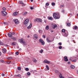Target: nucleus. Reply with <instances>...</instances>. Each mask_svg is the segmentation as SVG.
<instances>
[{
  "label": "nucleus",
  "mask_w": 78,
  "mask_h": 78,
  "mask_svg": "<svg viewBox=\"0 0 78 78\" xmlns=\"http://www.w3.org/2000/svg\"><path fill=\"white\" fill-rule=\"evenodd\" d=\"M53 17L54 19H58L60 17L58 13H54L53 14Z\"/></svg>",
  "instance_id": "obj_1"
},
{
  "label": "nucleus",
  "mask_w": 78,
  "mask_h": 78,
  "mask_svg": "<svg viewBox=\"0 0 78 78\" xmlns=\"http://www.w3.org/2000/svg\"><path fill=\"white\" fill-rule=\"evenodd\" d=\"M1 12L3 16H6V15L7 14V12L5 11H2Z\"/></svg>",
  "instance_id": "obj_2"
},
{
  "label": "nucleus",
  "mask_w": 78,
  "mask_h": 78,
  "mask_svg": "<svg viewBox=\"0 0 78 78\" xmlns=\"http://www.w3.org/2000/svg\"><path fill=\"white\" fill-rule=\"evenodd\" d=\"M40 42L41 43L42 45H44L45 44V42H44V40L42 39H40L39 40Z\"/></svg>",
  "instance_id": "obj_3"
},
{
  "label": "nucleus",
  "mask_w": 78,
  "mask_h": 78,
  "mask_svg": "<svg viewBox=\"0 0 78 78\" xmlns=\"http://www.w3.org/2000/svg\"><path fill=\"white\" fill-rule=\"evenodd\" d=\"M13 22H15L16 24H19V20H18L17 19H14L13 20Z\"/></svg>",
  "instance_id": "obj_4"
},
{
  "label": "nucleus",
  "mask_w": 78,
  "mask_h": 78,
  "mask_svg": "<svg viewBox=\"0 0 78 78\" xmlns=\"http://www.w3.org/2000/svg\"><path fill=\"white\" fill-rule=\"evenodd\" d=\"M20 42L21 44H23L24 45H26V43L25 42V41H23V39H22L20 40Z\"/></svg>",
  "instance_id": "obj_5"
},
{
  "label": "nucleus",
  "mask_w": 78,
  "mask_h": 78,
  "mask_svg": "<svg viewBox=\"0 0 78 78\" xmlns=\"http://www.w3.org/2000/svg\"><path fill=\"white\" fill-rule=\"evenodd\" d=\"M51 25L53 29H55V28L56 27H57V25H56L55 24H51Z\"/></svg>",
  "instance_id": "obj_6"
},
{
  "label": "nucleus",
  "mask_w": 78,
  "mask_h": 78,
  "mask_svg": "<svg viewBox=\"0 0 78 78\" xmlns=\"http://www.w3.org/2000/svg\"><path fill=\"white\" fill-rule=\"evenodd\" d=\"M19 3H20V4H21V5H22V6L23 7L25 6H26V4H24L22 1H20Z\"/></svg>",
  "instance_id": "obj_7"
},
{
  "label": "nucleus",
  "mask_w": 78,
  "mask_h": 78,
  "mask_svg": "<svg viewBox=\"0 0 78 78\" xmlns=\"http://www.w3.org/2000/svg\"><path fill=\"white\" fill-rule=\"evenodd\" d=\"M29 22V20H28V19H27L25 20V21L24 22V23L25 25H26V24H27V23H28Z\"/></svg>",
  "instance_id": "obj_8"
},
{
  "label": "nucleus",
  "mask_w": 78,
  "mask_h": 78,
  "mask_svg": "<svg viewBox=\"0 0 78 78\" xmlns=\"http://www.w3.org/2000/svg\"><path fill=\"white\" fill-rule=\"evenodd\" d=\"M3 53H6V49L5 48L2 49Z\"/></svg>",
  "instance_id": "obj_9"
},
{
  "label": "nucleus",
  "mask_w": 78,
  "mask_h": 78,
  "mask_svg": "<svg viewBox=\"0 0 78 78\" xmlns=\"http://www.w3.org/2000/svg\"><path fill=\"white\" fill-rule=\"evenodd\" d=\"M44 63H46V64H50V61L47 60H45L43 62Z\"/></svg>",
  "instance_id": "obj_10"
},
{
  "label": "nucleus",
  "mask_w": 78,
  "mask_h": 78,
  "mask_svg": "<svg viewBox=\"0 0 78 78\" xmlns=\"http://www.w3.org/2000/svg\"><path fill=\"white\" fill-rule=\"evenodd\" d=\"M64 61H66V62H67V61H69V59H67V57L65 56L64 57Z\"/></svg>",
  "instance_id": "obj_11"
},
{
  "label": "nucleus",
  "mask_w": 78,
  "mask_h": 78,
  "mask_svg": "<svg viewBox=\"0 0 78 78\" xmlns=\"http://www.w3.org/2000/svg\"><path fill=\"white\" fill-rule=\"evenodd\" d=\"M46 41L50 43V42H53V40H48V38H47L46 39Z\"/></svg>",
  "instance_id": "obj_12"
},
{
  "label": "nucleus",
  "mask_w": 78,
  "mask_h": 78,
  "mask_svg": "<svg viewBox=\"0 0 78 78\" xmlns=\"http://www.w3.org/2000/svg\"><path fill=\"white\" fill-rule=\"evenodd\" d=\"M18 14V12H16L14 13L13 14V16H17V15Z\"/></svg>",
  "instance_id": "obj_13"
},
{
  "label": "nucleus",
  "mask_w": 78,
  "mask_h": 78,
  "mask_svg": "<svg viewBox=\"0 0 78 78\" xmlns=\"http://www.w3.org/2000/svg\"><path fill=\"white\" fill-rule=\"evenodd\" d=\"M31 27H32V24L30 23V24L29 26L27 27V29H30V28H31Z\"/></svg>",
  "instance_id": "obj_14"
},
{
  "label": "nucleus",
  "mask_w": 78,
  "mask_h": 78,
  "mask_svg": "<svg viewBox=\"0 0 78 78\" xmlns=\"http://www.w3.org/2000/svg\"><path fill=\"white\" fill-rule=\"evenodd\" d=\"M12 33H9L8 34V36L9 37H12Z\"/></svg>",
  "instance_id": "obj_15"
},
{
  "label": "nucleus",
  "mask_w": 78,
  "mask_h": 78,
  "mask_svg": "<svg viewBox=\"0 0 78 78\" xmlns=\"http://www.w3.org/2000/svg\"><path fill=\"white\" fill-rule=\"evenodd\" d=\"M34 37H35V38H36V39H37V38H38V36L37 35L35 34L34 35Z\"/></svg>",
  "instance_id": "obj_16"
},
{
  "label": "nucleus",
  "mask_w": 78,
  "mask_h": 78,
  "mask_svg": "<svg viewBox=\"0 0 78 78\" xmlns=\"http://www.w3.org/2000/svg\"><path fill=\"white\" fill-rule=\"evenodd\" d=\"M60 75L59 76V77L60 78H64L63 76H62V74L60 73Z\"/></svg>",
  "instance_id": "obj_17"
},
{
  "label": "nucleus",
  "mask_w": 78,
  "mask_h": 78,
  "mask_svg": "<svg viewBox=\"0 0 78 78\" xmlns=\"http://www.w3.org/2000/svg\"><path fill=\"white\" fill-rule=\"evenodd\" d=\"M70 67L71 69H74L75 68V66L73 65H71L70 66Z\"/></svg>",
  "instance_id": "obj_18"
},
{
  "label": "nucleus",
  "mask_w": 78,
  "mask_h": 78,
  "mask_svg": "<svg viewBox=\"0 0 78 78\" xmlns=\"http://www.w3.org/2000/svg\"><path fill=\"white\" fill-rule=\"evenodd\" d=\"M3 45V42L1 41H0V45Z\"/></svg>",
  "instance_id": "obj_19"
},
{
  "label": "nucleus",
  "mask_w": 78,
  "mask_h": 78,
  "mask_svg": "<svg viewBox=\"0 0 78 78\" xmlns=\"http://www.w3.org/2000/svg\"><path fill=\"white\" fill-rule=\"evenodd\" d=\"M38 32L39 33H42V30H39Z\"/></svg>",
  "instance_id": "obj_20"
},
{
  "label": "nucleus",
  "mask_w": 78,
  "mask_h": 78,
  "mask_svg": "<svg viewBox=\"0 0 78 78\" xmlns=\"http://www.w3.org/2000/svg\"><path fill=\"white\" fill-rule=\"evenodd\" d=\"M67 25L68 27H70V23H67Z\"/></svg>",
  "instance_id": "obj_21"
},
{
  "label": "nucleus",
  "mask_w": 78,
  "mask_h": 78,
  "mask_svg": "<svg viewBox=\"0 0 78 78\" xmlns=\"http://www.w3.org/2000/svg\"><path fill=\"white\" fill-rule=\"evenodd\" d=\"M65 31H66V30L64 29H62V32L63 33H65Z\"/></svg>",
  "instance_id": "obj_22"
},
{
  "label": "nucleus",
  "mask_w": 78,
  "mask_h": 78,
  "mask_svg": "<svg viewBox=\"0 0 78 78\" xmlns=\"http://www.w3.org/2000/svg\"><path fill=\"white\" fill-rule=\"evenodd\" d=\"M46 30H48V29H49V27H48V25L46 26Z\"/></svg>",
  "instance_id": "obj_23"
},
{
  "label": "nucleus",
  "mask_w": 78,
  "mask_h": 78,
  "mask_svg": "<svg viewBox=\"0 0 78 78\" xmlns=\"http://www.w3.org/2000/svg\"><path fill=\"white\" fill-rule=\"evenodd\" d=\"M39 19H36L35 20H34V22H36V21H37V22H39Z\"/></svg>",
  "instance_id": "obj_24"
},
{
  "label": "nucleus",
  "mask_w": 78,
  "mask_h": 78,
  "mask_svg": "<svg viewBox=\"0 0 78 78\" xmlns=\"http://www.w3.org/2000/svg\"><path fill=\"white\" fill-rule=\"evenodd\" d=\"M77 60L75 59L74 60H73L72 61V62H76Z\"/></svg>",
  "instance_id": "obj_25"
},
{
  "label": "nucleus",
  "mask_w": 78,
  "mask_h": 78,
  "mask_svg": "<svg viewBox=\"0 0 78 78\" xmlns=\"http://www.w3.org/2000/svg\"><path fill=\"white\" fill-rule=\"evenodd\" d=\"M55 73H58V71L57 70H55Z\"/></svg>",
  "instance_id": "obj_26"
},
{
  "label": "nucleus",
  "mask_w": 78,
  "mask_h": 78,
  "mask_svg": "<svg viewBox=\"0 0 78 78\" xmlns=\"http://www.w3.org/2000/svg\"><path fill=\"white\" fill-rule=\"evenodd\" d=\"M25 70L26 71H28L29 70V69H28V68H26L25 69Z\"/></svg>",
  "instance_id": "obj_27"
},
{
  "label": "nucleus",
  "mask_w": 78,
  "mask_h": 78,
  "mask_svg": "<svg viewBox=\"0 0 78 78\" xmlns=\"http://www.w3.org/2000/svg\"><path fill=\"white\" fill-rule=\"evenodd\" d=\"M74 29H75V30H76V29H77L78 28V27L76 26H75L74 27Z\"/></svg>",
  "instance_id": "obj_28"
},
{
  "label": "nucleus",
  "mask_w": 78,
  "mask_h": 78,
  "mask_svg": "<svg viewBox=\"0 0 78 78\" xmlns=\"http://www.w3.org/2000/svg\"><path fill=\"white\" fill-rule=\"evenodd\" d=\"M46 67L48 70H49V67H48V65L46 66Z\"/></svg>",
  "instance_id": "obj_29"
},
{
  "label": "nucleus",
  "mask_w": 78,
  "mask_h": 78,
  "mask_svg": "<svg viewBox=\"0 0 78 78\" xmlns=\"http://www.w3.org/2000/svg\"><path fill=\"white\" fill-rule=\"evenodd\" d=\"M2 9L3 11H6V9L5 7H4L2 8Z\"/></svg>",
  "instance_id": "obj_30"
},
{
  "label": "nucleus",
  "mask_w": 78,
  "mask_h": 78,
  "mask_svg": "<svg viewBox=\"0 0 78 78\" xmlns=\"http://www.w3.org/2000/svg\"><path fill=\"white\" fill-rule=\"evenodd\" d=\"M42 21V19H39L38 22H41Z\"/></svg>",
  "instance_id": "obj_31"
},
{
  "label": "nucleus",
  "mask_w": 78,
  "mask_h": 78,
  "mask_svg": "<svg viewBox=\"0 0 78 78\" xmlns=\"http://www.w3.org/2000/svg\"><path fill=\"white\" fill-rule=\"evenodd\" d=\"M5 74L3 73H2V76H5Z\"/></svg>",
  "instance_id": "obj_32"
},
{
  "label": "nucleus",
  "mask_w": 78,
  "mask_h": 78,
  "mask_svg": "<svg viewBox=\"0 0 78 78\" xmlns=\"http://www.w3.org/2000/svg\"><path fill=\"white\" fill-rule=\"evenodd\" d=\"M49 20H53V18L51 17H49Z\"/></svg>",
  "instance_id": "obj_33"
},
{
  "label": "nucleus",
  "mask_w": 78,
  "mask_h": 78,
  "mask_svg": "<svg viewBox=\"0 0 78 78\" xmlns=\"http://www.w3.org/2000/svg\"><path fill=\"white\" fill-rule=\"evenodd\" d=\"M18 69L19 70H20L21 69V68H20V67H18Z\"/></svg>",
  "instance_id": "obj_34"
},
{
  "label": "nucleus",
  "mask_w": 78,
  "mask_h": 78,
  "mask_svg": "<svg viewBox=\"0 0 78 78\" xmlns=\"http://www.w3.org/2000/svg\"><path fill=\"white\" fill-rule=\"evenodd\" d=\"M64 5H61L60 6V8H62V7H64Z\"/></svg>",
  "instance_id": "obj_35"
},
{
  "label": "nucleus",
  "mask_w": 78,
  "mask_h": 78,
  "mask_svg": "<svg viewBox=\"0 0 78 78\" xmlns=\"http://www.w3.org/2000/svg\"><path fill=\"white\" fill-rule=\"evenodd\" d=\"M27 75H30L31 73L30 72H28L27 73Z\"/></svg>",
  "instance_id": "obj_36"
},
{
  "label": "nucleus",
  "mask_w": 78,
  "mask_h": 78,
  "mask_svg": "<svg viewBox=\"0 0 78 78\" xmlns=\"http://www.w3.org/2000/svg\"><path fill=\"white\" fill-rule=\"evenodd\" d=\"M43 52V50L41 49L40 51V53H42Z\"/></svg>",
  "instance_id": "obj_37"
},
{
  "label": "nucleus",
  "mask_w": 78,
  "mask_h": 78,
  "mask_svg": "<svg viewBox=\"0 0 78 78\" xmlns=\"http://www.w3.org/2000/svg\"><path fill=\"white\" fill-rule=\"evenodd\" d=\"M0 62L3 63V62H4V61L3 60H0Z\"/></svg>",
  "instance_id": "obj_38"
},
{
  "label": "nucleus",
  "mask_w": 78,
  "mask_h": 78,
  "mask_svg": "<svg viewBox=\"0 0 78 78\" xmlns=\"http://www.w3.org/2000/svg\"><path fill=\"white\" fill-rule=\"evenodd\" d=\"M64 35V36H65V37H67V35L66 34V33L65 32Z\"/></svg>",
  "instance_id": "obj_39"
},
{
  "label": "nucleus",
  "mask_w": 78,
  "mask_h": 78,
  "mask_svg": "<svg viewBox=\"0 0 78 78\" xmlns=\"http://www.w3.org/2000/svg\"><path fill=\"white\" fill-rule=\"evenodd\" d=\"M46 6H49V3H47L46 4Z\"/></svg>",
  "instance_id": "obj_40"
},
{
  "label": "nucleus",
  "mask_w": 78,
  "mask_h": 78,
  "mask_svg": "<svg viewBox=\"0 0 78 78\" xmlns=\"http://www.w3.org/2000/svg\"><path fill=\"white\" fill-rule=\"evenodd\" d=\"M34 62H37V60H36V59H34L33 60Z\"/></svg>",
  "instance_id": "obj_41"
},
{
  "label": "nucleus",
  "mask_w": 78,
  "mask_h": 78,
  "mask_svg": "<svg viewBox=\"0 0 78 78\" xmlns=\"http://www.w3.org/2000/svg\"><path fill=\"white\" fill-rule=\"evenodd\" d=\"M58 48L59 49H62V46H60L58 47Z\"/></svg>",
  "instance_id": "obj_42"
},
{
  "label": "nucleus",
  "mask_w": 78,
  "mask_h": 78,
  "mask_svg": "<svg viewBox=\"0 0 78 78\" xmlns=\"http://www.w3.org/2000/svg\"><path fill=\"white\" fill-rule=\"evenodd\" d=\"M27 12H26L24 13V16H25V15H27Z\"/></svg>",
  "instance_id": "obj_43"
},
{
  "label": "nucleus",
  "mask_w": 78,
  "mask_h": 78,
  "mask_svg": "<svg viewBox=\"0 0 78 78\" xmlns=\"http://www.w3.org/2000/svg\"><path fill=\"white\" fill-rule=\"evenodd\" d=\"M55 5V3H52L51 4V5H52L53 6H54V5Z\"/></svg>",
  "instance_id": "obj_44"
},
{
  "label": "nucleus",
  "mask_w": 78,
  "mask_h": 78,
  "mask_svg": "<svg viewBox=\"0 0 78 78\" xmlns=\"http://www.w3.org/2000/svg\"><path fill=\"white\" fill-rule=\"evenodd\" d=\"M16 55H18L19 54V53L18 52H16Z\"/></svg>",
  "instance_id": "obj_45"
},
{
  "label": "nucleus",
  "mask_w": 78,
  "mask_h": 78,
  "mask_svg": "<svg viewBox=\"0 0 78 78\" xmlns=\"http://www.w3.org/2000/svg\"><path fill=\"white\" fill-rule=\"evenodd\" d=\"M13 41H16V37H14L13 38Z\"/></svg>",
  "instance_id": "obj_46"
},
{
  "label": "nucleus",
  "mask_w": 78,
  "mask_h": 78,
  "mask_svg": "<svg viewBox=\"0 0 78 78\" xmlns=\"http://www.w3.org/2000/svg\"><path fill=\"white\" fill-rule=\"evenodd\" d=\"M17 76H18V77H20V74L17 75Z\"/></svg>",
  "instance_id": "obj_47"
},
{
  "label": "nucleus",
  "mask_w": 78,
  "mask_h": 78,
  "mask_svg": "<svg viewBox=\"0 0 78 78\" xmlns=\"http://www.w3.org/2000/svg\"><path fill=\"white\" fill-rule=\"evenodd\" d=\"M58 45H62V43L61 42L59 43H58Z\"/></svg>",
  "instance_id": "obj_48"
},
{
  "label": "nucleus",
  "mask_w": 78,
  "mask_h": 78,
  "mask_svg": "<svg viewBox=\"0 0 78 78\" xmlns=\"http://www.w3.org/2000/svg\"><path fill=\"white\" fill-rule=\"evenodd\" d=\"M8 59L9 60H10V59H11V58H10V57H9L8 58Z\"/></svg>",
  "instance_id": "obj_49"
},
{
  "label": "nucleus",
  "mask_w": 78,
  "mask_h": 78,
  "mask_svg": "<svg viewBox=\"0 0 78 78\" xmlns=\"http://www.w3.org/2000/svg\"><path fill=\"white\" fill-rule=\"evenodd\" d=\"M62 12H64L65 11L64 10V9H62Z\"/></svg>",
  "instance_id": "obj_50"
},
{
  "label": "nucleus",
  "mask_w": 78,
  "mask_h": 78,
  "mask_svg": "<svg viewBox=\"0 0 78 78\" xmlns=\"http://www.w3.org/2000/svg\"><path fill=\"white\" fill-rule=\"evenodd\" d=\"M4 25H6L7 24V23L6 22H4Z\"/></svg>",
  "instance_id": "obj_51"
},
{
  "label": "nucleus",
  "mask_w": 78,
  "mask_h": 78,
  "mask_svg": "<svg viewBox=\"0 0 78 78\" xmlns=\"http://www.w3.org/2000/svg\"><path fill=\"white\" fill-rule=\"evenodd\" d=\"M43 38H45V36L44 35H43Z\"/></svg>",
  "instance_id": "obj_52"
},
{
  "label": "nucleus",
  "mask_w": 78,
  "mask_h": 78,
  "mask_svg": "<svg viewBox=\"0 0 78 78\" xmlns=\"http://www.w3.org/2000/svg\"><path fill=\"white\" fill-rule=\"evenodd\" d=\"M34 9V8H33L32 7H30V9Z\"/></svg>",
  "instance_id": "obj_53"
},
{
  "label": "nucleus",
  "mask_w": 78,
  "mask_h": 78,
  "mask_svg": "<svg viewBox=\"0 0 78 78\" xmlns=\"http://www.w3.org/2000/svg\"><path fill=\"white\" fill-rule=\"evenodd\" d=\"M68 64H70V62H68Z\"/></svg>",
  "instance_id": "obj_54"
},
{
  "label": "nucleus",
  "mask_w": 78,
  "mask_h": 78,
  "mask_svg": "<svg viewBox=\"0 0 78 78\" xmlns=\"http://www.w3.org/2000/svg\"><path fill=\"white\" fill-rule=\"evenodd\" d=\"M5 46H6V47H8V45L7 44H5L4 45Z\"/></svg>",
  "instance_id": "obj_55"
},
{
  "label": "nucleus",
  "mask_w": 78,
  "mask_h": 78,
  "mask_svg": "<svg viewBox=\"0 0 78 78\" xmlns=\"http://www.w3.org/2000/svg\"><path fill=\"white\" fill-rule=\"evenodd\" d=\"M15 33L14 32H13L12 34V35H14V34H15Z\"/></svg>",
  "instance_id": "obj_56"
},
{
  "label": "nucleus",
  "mask_w": 78,
  "mask_h": 78,
  "mask_svg": "<svg viewBox=\"0 0 78 78\" xmlns=\"http://www.w3.org/2000/svg\"><path fill=\"white\" fill-rule=\"evenodd\" d=\"M44 22H45V23H46L47 21H46V20H44Z\"/></svg>",
  "instance_id": "obj_57"
},
{
  "label": "nucleus",
  "mask_w": 78,
  "mask_h": 78,
  "mask_svg": "<svg viewBox=\"0 0 78 78\" xmlns=\"http://www.w3.org/2000/svg\"><path fill=\"white\" fill-rule=\"evenodd\" d=\"M7 63H8V64H10V62H7Z\"/></svg>",
  "instance_id": "obj_58"
},
{
  "label": "nucleus",
  "mask_w": 78,
  "mask_h": 78,
  "mask_svg": "<svg viewBox=\"0 0 78 78\" xmlns=\"http://www.w3.org/2000/svg\"><path fill=\"white\" fill-rule=\"evenodd\" d=\"M14 37H11V38H12V39H13V38H14Z\"/></svg>",
  "instance_id": "obj_59"
},
{
  "label": "nucleus",
  "mask_w": 78,
  "mask_h": 78,
  "mask_svg": "<svg viewBox=\"0 0 78 78\" xmlns=\"http://www.w3.org/2000/svg\"><path fill=\"white\" fill-rule=\"evenodd\" d=\"M51 33H53V30H51Z\"/></svg>",
  "instance_id": "obj_60"
},
{
  "label": "nucleus",
  "mask_w": 78,
  "mask_h": 78,
  "mask_svg": "<svg viewBox=\"0 0 78 78\" xmlns=\"http://www.w3.org/2000/svg\"><path fill=\"white\" fill-rule=\"evenodd\" d=\"M30 1H31V2H33V0H30Z\"/></svg>",
  "instance_id": "obj_61"
},
{
  "label": "nucleus",
  "mask_w": 78,
  "mask_h": 78,
  "mask_svg": "<svg viewBox=\"0 0 78 78\" xmlns=\"http://www.w3.org/2000/svg\"><path fill=\"white\" fill-rule=\"evenodd\" d=\"M1 55H2V52H0V56H1Z\"/></svg>",
  "instance_id": "obj_62"
},
{
  "label": "nucleus",
  "mask_w": 78,
  "mask_h": 78,
  "mask_svg": "<svg viewBox=\"0 0 78 78\" xmlns=\"http://www.w3.org/2000/svg\"><path fill=\"white\" fill-rule=\"evenodd\" d=\"M12 45H15V44H14V43H12Z\"/></svg>",
  "instance_id": "obj_63"
},
{
  "label": "nucleus",
  "mask_w": 78,
  "mask_h": 78,
  "mask_svg": "<svg viewBox=\"0 0 78 78\" xmlns=\"http://www.w3.org/2000/svg\"><path fill=\"white\" fill-rule=\"evenodd\" d=\"M19 50H20V51H21L22 50V49H19Z\"/></svg>",
  "instance_id": "obj_64"
}]
</instances>
